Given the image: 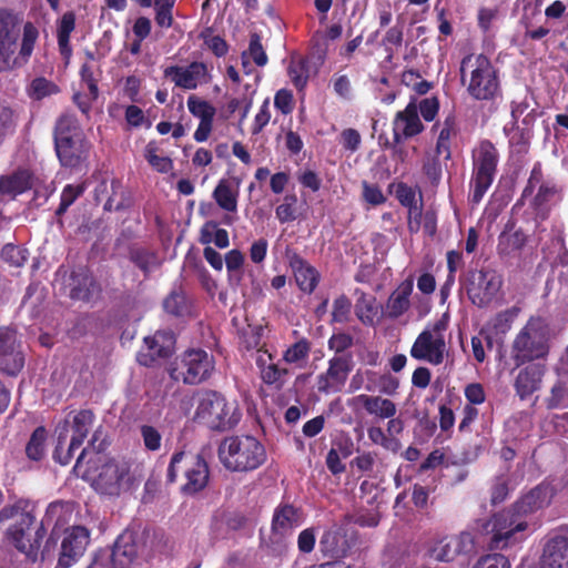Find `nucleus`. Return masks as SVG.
<instances>
[{"instance_id": "f257e3e1", "label": "nucleus", "mask_w": 568, "mask_h": 568, "mask_svg": "<svg viewBox=\"0 0 568 568\" xmlns=\"http://www.w3.org/2000/svg\"><path fill=\"white\" fill-rule=\"evenodd\" d=\"M29 503L20 498L13 504L2 507L0 526L18 517V520L7 529L8 541L33 562L39 558L41 561L51 559L54 557L58 541L54 537L55 530L68 521V517L72 514V507L62 500L50 503L33 537L30 538L29 530L36 523V516L27 509Z\"/></svg>"}, {"instance_id": "f03ea898", "label": "nucleus", "mask_w": 568, "mask_h": 568, "mask_svg": "<svg viewBox=\"0 0 568 568\" xmlns=\"http://www.w3.org/2000/svg\"><path fill=\"white\" fill-rule=\"evenodd\" d=\"M460 83L475 101L495 102L501 97L499 70L483 54L469 53L460 61Z\"/></svg>"}, {"instance_id": "7ed1b4c3", "label": "nucleus", "mask_w": 568, "mask_h": 568, "mask_svg": "<svg viewBox=\"0 0 568 568\" xmlns=\"http://www.w3.org/2000/svg\"><path fill=\"white\" fill-rule=\"evenodd\" d=\"M19 18L13 11L0 9V72L26 63L32 54L39 31L32 22L23 26L19 55L13 58L20 36Z\"/></svg>"}, {"instance_id": "20e7f679", "label": "nucleus", "mask_w": 568, "mask_h": 568, "mask_svg": "<svg viewBox=\"0 0 568 568\" xmlns=\"http://www.w3.org/2000/svg\"><path fill=\"white\" fill-rule=\"evenodd\" d=\"M54 151L61 166L81 170L87 166L91 143L83 135L78 120L72 114H61L53 129Z\"/></svg>"}, {"instance_id": "39448f33", "label": "nucleus", "mask_w": 568, "mask_h": 568, "mask_svg": "<svg viewBox=\"0 0 568 568\" xmlns=\"http://www.w3.org/2000/svg\"><path fill=\"white\" fill-rule=\"evenodd\" d=\"M223 467L231 473H250L258 469L267 459L264 445L253 435L224 437L217 448Z\"/></svg>"}, {"instance_id": "423d86ee", "label": "nucleus", "mask_w": 568, "mask_h": 568, "mask_svg": "<svg viewBox=\"0 0 568 568\" xmlns=\"http://www.w3.org/2000/svg\"><path fill=\"white\" fill-rule=\"evenodd\" d=\"M529 199V207L532 211L536 222L546 221L552 207L562 199V186L559 182L547 174L541 162L534 163L520 199L516 205Z\"/></svg>"}, {"instance_id": "0eeeda50", "label": "nucleus", "mask_w": 568, "mask_h": 568, "mask_svg": "<svg viewBox=\"0 0 568 568\" xmlns=\"http://www.w3.org/2000/svg\"><path fill=\"white\" fill-rule=\"evenodd\" d=\"M550 351L549 326L541 317H530L510 346V358L516 367L546 359Z\"/></svg>"}, {"instance_id": "6e6552de", "label": "nucleus", "mask_w": 568, "mask_h": 568, "mask_svg": "<svg viewBox=\"0 0 568 568\" xmlns=\"http://www.w3.org/2000/svg\"><path fill=\"white\" fill-rule=\"evenodd\" d=\"M242 414L216 390H206L199 399L194 420L214 432H227L236 427Z\"/></svg>"}, {"instance_id": "1a4fd4ad", "label": "nucleus", "mask_w": 568, "mask_h": 568, "mask_svg": "<svg viewBox=\"0 0 568 568\" xmlns=\"http://www.w3.org/2000/svg\"><path fill=\"white\" fill-rule=\"evenodd\" d=\"M101 459L102 456L98 452L85 447L75 460L73 473L84 480H92L95 489L102 494L112 495L118 491L124 474L113 460L103 463L98 473L97 465Z\"/></svg>"}, {"instance_id": "9d476101", "label": "nucleus", "mask_w": 568, "mask_h": 568, "mask_svg": "<svg viewBox=\"0 0 568 568\" xmlns=\"http://www.w3.org/2000/svg\"><path fill=\"white\" fill-rule=\"evenodd\" d=\"M528 526V520L510 506L491 515L483 524L481 530L490 536L487 542L490 550H503L521 541Z\"/></svg>"}, {"instance_id": "9b49d317", "label": "nucleus", "mask_w": 568, "mask_h": 568, "mask_svg": "<svg viewBox=\"0 0 568 568\" xmlns=\"http://www.w3.org/2000/svg\"><path fill=\"white\" fill-rule=\"evenodd\" d=\"M499 152L489 140H481L471 152V176L469 181V200L478 204L491 186L497 166Z\"/></svg>"}, {"instance_id": "f8f14e48", "label": "nucleus", "mask_w": 568, "mask_h": 568, "mask_svg": "<svg viewBox=\"0 0 568 568\" xmlns=\"http://www.w3.org/2000/svg\"><path fill=\"white\" fill-rule=\"evenodd\" d=\"M179 471H182L185 478V483L181 486V491L184 495L193 496L202 491L209 484V464L201 455L174 453L168 467L166 483L174 484Z\"/></svg>"}, {"instance_id": "ddd939ff", "label": "nucleus", "mask_w": 568, "mask_h": 568, "mask_svg": "<svg viewBox=\"0 0 568 568\" xmlns=\"http://www.w3.org/2000/svg\"><path fill=\"white\" fill-rule=\"evenodd\" d=\"M55 280L60 283V294L74 302L91 303L102 293V286L88 266L69 268L59 266Z\"/></svg>"}, {"instance_id": "4468645a", "label": "nucleus", "mask_w": 568, "mask_h": 568, "mask_svg": "<svg viewBox=\"0 0 568 568\" xmlns=\"http://www.w3.org/2000/svg\"><path fill=\"white\" fill-rule=\"evenodd\" d=\"M215 368L212 355L201 348L185 351L174 363L171 377L187 385H197L211 377Z\"/></svg>"}, {"instance_id": "2eb2a0df", "label": "nucleus", "mask_w": 568, "mask_h": 568, "mask_svg": "<svg viewBox=\"0 0 568 568\" xmlns=\"http://www.w3.org/2000/svg\"><path fill=\"white\" fill-rule=\"evenodd\" d=\"M445 328V323L439 321L434 324L433 331L424 329L415 339L410 348V356L432 365L442 364L446 352V343L442 335Z\"/></svg>"}, {"instance_id": "dca6fc26", "label": "nucleus", "mask_w": 568, "mask_h": 568, "mask_svg": "<svg viewBox=\"0 0 568 568\" xmlns=\"http://www.w3.org/2000/svg\"><path fill=\"white\" fill-rule=\"evenodd\" d=\"M90 544V530L81 525L65 528L55 568H70L84 555Z\"/></svg>"}, {"instance_id": "f3484780", "label": "nucleus", "mask_w": 568, "mask_h": 568, "mask_svg": "<svg viewBox=\"0 0 568 568\" xmlns=\"http://www.w3.org/2000/svg\"><path fill=\"white\" fill-rule=\"evenodd\" d=\"M353 368L351 355H335L328 361V367L316 378V387L321 394L342 392Z\"/></svg>"}, {"instance_id": "a211bd4d", "label": "nucleus", "mask_w": 568, "mask_h": 568, "mask_svg": "<svg viewBox=\"0 0 568 568\" xmlns=\"http://www.w3.org/2000/svg\"><path fill=\"white\" fill-rule=\"evenodd\" d=\"M163 75L184 90H195L200 84H206L211 80L207 65L199 61H193L187 67H166Z\"/></svg>"}, {"instance_id": "6ab92c4d", "label": "nucleus", "mask_w": 568, "mask_h": 568, "mask_svg": "<svg viewBox=\"0 0 568 568\" xmlns=\"http://www.w3.org/2000/svg\"><path fill=\"white\" fill-rule=\"evenodd\" d=\"M517 368L513 388L520 400H526L542 388L547 366L544 363H526Z\"/></svg>"}, {"instance_id": "aec40b11", "label": "nucleus", "mask_w": 568, "mask_h": 568, "mask_svg": "<svg viewBox=\"0 0 568 568\" xmlns=\"http://www.w3.org/2000/svg\"><path fill=\"white\" fill-rule=\"evenodd\" d=\"M24 366V356L17 344L16 332L0 327V373L18 375Z\"/></svg>"}, {"instance_id": "412c9836", "label": "nucleus", "mask_w": 568, "mask_h": 568, "mask_svg": "<svg viewBox=\"0 0 568 568\" xmlns=\"http://www.w3.org/2000/svg\"><path fill=\"white\" fill-rule=\"evenodd\" d=\"M393 135L396 142H404L420 134L425 126L417 112V103L412 100L404 110L396 112L393 122Z\"/></svg>"}, {"instance_id": "4be33fe9", "label": "nucleus", "mask_w": 568, "mask_h": 568, "mask_svg": "<svg viewBox=\"0 0 568 568\" xmlns=\"http://www.w3.org/2000/svg\"><path fill=\"white\" fill-rule=\"evenodd\" d=\"M568 568V526L559 527L547 541L542 568Z\"/></svg>"}, {"instance_id": "5701e85b", "label": "nucleus", "mask_w": 568, "mask_h": 568, "mask_svg": "<svg viewBox=\"0 0 568 568\" xmlns=\"http://www.w3.org/2000/svg\"><path fill=\"white\" fill-rule=\"evenodd\" d=\"M138 555V547L131 534L120 535L108 556V564L94 561L97 568H129Z\"/></svg>"}, {"instance_id": "b1692460", "label": "nucleus", "mask_w": 568, "mask_h": 568, "mask_svg": "<svg viewBox=\"0 0 568 568\" xmlns=\"http://www.w3.org/2000/svg\"><path fill=\"white\" fill-rule=\"evenodd\" d=\"M36 176L26 168H18L9 174L0 176V197L16 200L19 195L34 186Z\"/></svg>"}, {"instance_id": "393cba45", "label": "nucleus", "mask_w": 568, "mask_h": 568, "mask_svg": "<svg viewBox=\"0 0 568 568\" xmlns=\"http://www.w3.org/2000/svg\"><path fill=\"white\" fill-rule=\"evenodd\" d=\"M186 104L190 113L200 120L193 138L199 143L205 142L212 132L216 110L210 102L194 94L187 98Z\"/></svg>"}, {"instance_id": "a878e982", "label": "nucleus", "mask_w": 568, "mask_h": 568, "mask_svg": "<svg viewBox=\"0 0 568 568\" xmlns=\"http://www.w3.org/2000/svg\"><path fill=\"white\" fill-rule=\"evenodd\" d=\"M474 280L477 281V288L470 290L471 301L479 307H485L499 292L501 278L493 270H480Z\"/></svg>"}, {"instance_id": "bb28decb", "label": "nucleus", "mask_w": 568, "mask_h": 568, "mask_svg": "<svg viewBox=\"0 0 568 568\" xmlns=\"http://www.w3.org/2000/svg\"><path fill=\"white\" fill-rule=\"evenodd\" d=\"M349 406L355 412H357L358 408H363L368 415L375 416L379 419L392 418L397 412L396 405L393 400L368 394L354 396L349 402Z\"/></svg>"}, {"instance_id": "cd10ccee", "label": "nucleus", "mask_w": 568, "mask_h": 568, "mask_svg": "<svg viewBox=\"0 0 568 568\" xmlns=\"http://www.w3.org/2000/svg\"><path fill=\"white\" fill-rule=\"evenodd\" d=\"M165 334L156 332L152 336L144 338V347L138 353L136 361L145 367H153L159 359L171 356L172 349L170 345H165Z\"/></svg>"}, {"instance_id": "c85d7f7f", "label": "nucleus", "mask_w": 568, "mask_h": 568, "mask_svg": "<svg viewBox=\"0 0 568 568\" xmlns=\"http://www.w3.org/2000/svg\"><path fill=\"white\" fill-rule=\"evenodd\" d=\"M351 549L346 532L342 527H333L322 535L320 550L332 560L345 558Z\"/></svg>"}, {"instance_id": "c756f323", "label": "nucleus", "mask_w": 568, "mask_h": 568, "mask_svg": "<svg viewBox=\"0 0 568 568\" xmlns=\"http://www.w3.org/2000/svg\"><path fill=\"white\" fill-rule=\"evenodd\" d=\"M302 511L300 508L281 503L275 509L272 518V532L274 535L285 536L295 527L301 525Z\"/></svg>"}, {"instance_id": "7c9ffc66", "label": "nucleus", "mask_w": 568, "mask_h": 568, "mask_svg": "<svg viewBox=\"0 0 568 568\" xmlns=\"http://www.w3.org/2000/svg\"><path fill=\"white\" fill-rule=\"evenodd\" d=\"M547 504V488L536 486L527 494L521 496L511 506L516 509L525 520L529 521V517Z\"/></svg>"}, {"instance_id": "2f4dec72", "label": "nucleus", "mask_w": 568, "mask_h": 568, "mask_svg": "<svg viewBox=\"0 0 568 568\" xmlns=\"http://www.w3.org/2000/svg\"><path fill=\"white\" fill-rule=\"evenodd\" d=\"M77 16L73 11L64 12L57 21V42L61 57L68 63L72 55V45L70 43L71 33L75 29Z\"/></svg>"}, {"instance_id": "473e14b6", "label": "nucleus", "mask_w": 568, "mask_h": 568, "mask_svg": "<svg viewBox=\"0 0 568 568\" xmlns=\"http://www.w3.org/2000/svg\"><path fill=\"white\" fill-rule=\"evenodd\" d=\"M291 266L294 272L296 284L301 291L312 293L318 284V272L296 254L291 257Z\"/></svg>"}, {"instance_id": "72a5a7b5", "label": "nucleus", "mask_w": 568, "mask_h": 568, "mask_svg": "<svg viewBox=\"0 0 568 568\" xmlns=\"http://www.w3.org/2000/svg\"><path fill=\"white\" fill-rule=\"evenodd\" d=\"M457 118L454 113H449L442 123L437 142H436V154L444 155L445 160L452 158V139L457 135Z\"/></svg>"}, {"instance_id": "f704fd0d", "label": "nucleus", "mask_w": 568, "mask_h": 568, "mask_svg": "<svg viewBox=\"0 0 568 568\" xmlns=\"http://www.w3.org/2000/svg\"><path fill=\"white\" fill-rule=\"evenodd\" d=\"M414 215L408 217V229L412 233L423 232L424 236L433 239L437 232V216L434 211L423 213L422 209H414Z\"/></svg>"}, {"instance_id": "c9c22d12", "label": "nucleus", "mask_w": 568, "mask_h": 568, "mask_svg": "<svg viewBox=\"0 0 568 568\" xmlns=\"http://www.w3.org/2000/svg\"><path fill=\"white\" fill-rule=\"evenodd\" d=\"M212 196L222 210L236 212L239 191L234 190L227 180L222 179L219 181Z\"/></svg>"}, {"instance_id": "e433bc0d", "label": "nucleus", "mask_w": 568, "mask_h": 568, "mask_svg": "<svg viewBox=\"0 0 568 568\" xmlns=\"http://www.w3.org/2000/svg\"><path fill=\"white\" fill-rule=\"evenodd\" d=\"M94 422V414L91 409H81L74 416L71 425L72 445L82 446L90 428Z\"/></svg>"}, {"instance_id": "4c0bfd02", "label": "nucleus", "mask_w": 568, "mask_h": 568, "mask_svg": "<svg viewBox=\"0 0 568 568\" xmlns=\"http://www.w3.org/2000/svg\"><path fill=\"white\" fill-rule=\"evenodd\" d=\"M200 240L204 245L214 244L219 248H226L230 244L227 231L213 221L202 226Z\"/></svg>"}, {"instance_id": "58836bf2", "label": "nucleus", "mask_w": 568, "mask_h": 568, "mask_svg": "<svg viewBox=\"0 0 568 568\" xmlns=\"http://www.w3.org/2000/svg\"><path fill=\"white\" fill-rule=\"evenodd\" d=\"M166 313L176 317H186L192 314V304L183 293L172 292L163 302Z\"/></svg>"}, {"instance_id": "ea45409f", "label": "nucleus", "mask_w": 568, "mask_h": 568, "mask_svg": "<svg viewBox=\"0 0 568 568\" xmlns=\"http://www.w3.org/2000/svg\"><path fill=\"white\" fill-rule=\"evenodd\" d=\"M412 292V285L403 287L398 292H394L387 301V313L392 318H397L403 315L409 307V294Z\"/></svg>"}, {"instance_id": "a19ab883", "label": "nucleus", "mask_w": 568, "mask_h": 568, "mask_svg": "<svg viewBox=\"0 0 568 568\" xmlns=\"http://www.w3.org/2000/svg\"><path fill=\"white\" fill-rule=\"evenodd\" d=\"M375 303L376 298L365 293H362L356 300L355 314L364 325H373L374 318L377 314Z\"/></svg>"}, {"instance_id": "79ce46f5", "label": "nucleus", "mask_w": 568, "mask_h": 568, "mask_svg": "<svg viewBox=\"0 0 568 568\" xmlns=\"http://www.w3.org/2000/svg\"><path fill=\"white\" fill-rule=\"evenodd\" d=\"M246 55H248L257 67H264L268 62V57L262 44V37L257 32H252L250 34L247 51L242 53L243 65L246 64Z\"/></svg>"}, {"instance_id": "37998d69", "label": "nucleus", "mask_w": 568, "mask_h": 568, "mask_svg": "<svg viewBox=\"0 0 568 568\" xmlns=\"http://www.w3.org/2000/svg\"><path fill=\"white\" fill-rule=\"evenodd\" d=\"M47 440V429L43 426L37 427L26 446V454L31 460H40L44 456V444Z\"/></svg>"}, {"instance_id": "c03bdc74", "label": "nucleus", "mask_w": 568, "mask_h": 568, "mask_svg": "<svg viewBox=\"0 0 568 568\" xmlns=\"http://www.w3.org/2000/svg\"><path fill=\"white\" fill-rule=\"evenodd\" d=\"M158 144L150 141L144 150V158L148 163L159 173H169L173 169V161L169 156L158 155Z\"/></svg>"}, {"instance_id": "a18cd8bd", "label": "nucleus", "mask_w": 568, "mask_h": 568, "mask_svg": "<svg viewBox=\"0 0 568 568\" xmlns=\"http://www.w3.org/2000/svg\"><path fill=\"white\" fill-rule=\"evenodd\" d=\"M59 91V87L54 82L43 77H38L31 81L28 94L32 100L40 101L47 97L57 94Z\"/></svg>"}, {"instance_id": "49530a36", "label": "nucleus", "mask_w": 568, "mask_h": 568, "mask_svg": "<svg viewBox=\"0 0 568 568\" xmlns=\"http://www.w3.org/2000/svg\"><path fill=\"white\" fill-rule=\"evenodd\" d=\"M176 0H154V20L160 28L169 29L173 26V9Z\"/></svg>"}, {"instance_id": "de8ad7c7", "label": "nucleus", "mask_w": 568, "mask_h": 568, "mask_svg": "<svg viewBox=\"0 0 568 568\" xmlns=\"http://www.w3.org/2000/svg\"><path fill=\"white\" fill-rule=\"evenodd\" d=\"M311 342L303 337L292 344L283 354V359L288 364H297L308 358Z\"/></svg>"}, {"instance_id": "09e8293b", "label": "nucleus", "mask_w": 568, "mask_h": 568, "mask_svg": "<svg viewBox=\"0 0 568 568\" xmlns=\"http://www.w3.org/2000/svg\"><path fill=\"white\" fill-rule=\"evenodd\" d=\"M288 77L294 87L302 91L308 81V63L304 59L292 61L287 68Z\"/></svg>"}, {"instance_id": "8fccbe9b", "label": "nucleus", "mask_w": 568, "mask_h": 568, "mask_svg": "<svg viewBox=\"0 0 568 568\" xmlns=\"http://www.w3.org/2000/svg\"><path fill=\"white\" fill-rule=\"evenodd\" d=\"M84 190V184H67L62 190L60 204L55 211V214L58 216L63 215L67 210L75 202V200L83 194Z\"/></svg>"}, {"instance_id": "3c124183", "label": "nucleus", "mask_w": 568, "mask_h": 568, "mask_svg": "<svg viewBox=\"0 0 568 568\" xmlns=\"http://www.w3.org/2000/svg\"><path fill=\"white\" fill-rule=\"evenodd\" d=\"M548 409L565 408L568 406V389L564 382L557 381L545 399Z\"/></svg>"}, {"instance_id": "603ef678", "label": "nucleus", "mask_w": 568, "mask_h": 568, "mask_svg": "<svg viewBox=\"0 0 568 568\" xmlns=\"http://www.w3.org/2000/svg\"><path fill=\"white\" fill-rule=\"evenodd\" d=\"M17 119L13 109L6 102H0V145L4 139L16 131Z\"/></svg>"}, {"instance_id": "864d4df0", "label": "nucleus", "mask_w": 568, "mask_h": 568, "mask_svg": "<svg viewBox=\"0 0 568 568\" xmlns=\"http://www.w3.org/2000/svg\"><path fill=\"white\" fill-rule=\"evenodd\" d=\"M139 432L143 446L148 452H159L161 449L162 435L156 427L143 424L139 427Z\"/></svg>"}, {"instance_id": "5fc2aeb1", "label": "nucleus", "mask_w": 568, "mask_h": 568, "mask_svg": "<svg viewBox=\"0 0 568 568\" xmlns=\"http://www.w3.org/2000/svg\"><path fill=\"white\" fill-rule=\"evenodd\" d=\"M290 371L285 367H280L278 364L272 362L265 369H262L261 378L267 385H275L276 388H282L285 383V376Z\"/></svg>"}, {"instance_id": "6e6d98bb", "label": "nucleus", "mask_w": 568, "mask_h": 568, "mask_svg": "<svg viewBox=\"0 0 568 568\" xmlns=\"http://www.w3.org/2000/svg\"><path fill=\"white\" fill-rule=\"evenodd\" d=\"M297 212V196L295 194H286L283 199V203L280 204L275 214L281 223L292 222L296 219Z\"/></svg>"}, {"instance_id": "4d7b16f0", "label": "nucleus", "mask_w": 568, "mask_h": 568, "mask_svg": "<svg viewBox=\"0 0 568 568\" xmlns=\"http://www.w3.org/2000/svg\"><path fill=\"white\" fill-rule=\"evenodd\" d=\"M130 253L131 261L144 273L150 272L161 263L155 251H130Z\"/></svg>"}, {"instance_id": "13d9d810", "label": "nucleus", "mask_w": 568, "mask_h": 568, "mask_svg": "<svg viewBox=\"0 0 568 568\" xmlns=\"http://www.w3.org/2000/svg\"><path fill=\"white\" fill-rule=\"evenodd\" d=\"M65 442H67V436L60 434L58 437V444L53 452V459L62 466L69 465L73 458L74 450H77L81 447V446H73L72 438H71L70 443L68 444L67 449H64Z\"/></svg>"}, {"instance_id": "bf43d9fd", "label": "nucleus", "mask_w": 568, "mask_h": 568, "mask_svg": "<svg viewBox=\"0 0 568 568\" xmlns=\"http://www.w3.org/2000/svg\"><path fill=\"white\" fill-rule=\"evenodd\" d=\"M453 544L454 540L452 536L445 537L442 540H439L433 549L434 557L437 560L445 562L454 560L458 556V552Z\"/></svg>"}, {"instance_id": "052dcab7", "label": "nucleus", "mask_w": 568, "mask_h": 568, "mask_svg": "<svg viewBox=\"0 0 568 568\" xmlns=\"http://www.w3.org/2000/svg\"><path fill=\"white\" fill-rule=\"evenodd\" d=\"M396 197L403 206L408 209V217L414 215V209H422V205L418 206L416 203V192L412 186L405 183L398 184L396 189Z\"/></svg>"}, {"instance_id": "680f3d73", "label": "nucleus", "mask_w": 568, "mask_h": 568, "mask_svg": "<svg viewBox=\"0 0 568 568\" xmlns=\"http://www.w3.org/2000/svg\"><path fill=\"white\" fill-rule=\"evenodd\" d=\"M352 303L345 295L334 300L332 310V321L335 323H346L351 314Z\"/></svg>"}, {"instance_id": "e2e57ef3", "label": "nucleus", "mask_w": 568, "mask_h": 568, "mask_svg": "<svg viewBox=\"0 0 568 568\" xmlns=\"http://www.w3.org/2000/svg\"><path fill=\"white\" fill-rule=\"evenodd\" d=\"M377 453L363 452L352 459L351 466L362 474L369 475L376 464Z\"/></svg>"}, {"instance_id": "0e129e2a", "label": "nucleus", "mask_w": 568, "mask_h": 568, "mask_svg": "<svg viewBox=\"0 0 568 568\" xmlns=\"http://www.w3.org/2000/svg\"><path fill=\"white\" fill-rule=\"evenodd\" d=\"M274 106L284 115L291 114L295 106L292 91L288 89H280L274 97Z\"/></svg>"}, {"instance_id": "69168bd1", "label": "nucleus", "mask_w": 568, "mask_h": 568, "mask_svg": "<svg viewBox=\"0 0 568 568\" xmlns=\"http://www.w3.org/2000/svg\"><path fill=\"white\" fill-rule=\"evenodd\" d=\"M473 568H510V561L501 554H490L480 557Z\"/></svg>"}, {"instance_id": "338daca9", "label": "nucleus", "mask_w": 568, "mask_h": 568, "mask_svg": "<svg viewBox=\"0 0 568 568\" xmlns=\"http://www.w3.org/2000/svg\"><path fill=\"white\" fill-rule=\"evenodd\" d=\"M339 142L344 150L354 153L361 146L362 136L356 129L348 128L342 131Z\"/></svg>"}, {"instance_id": "774afa93", "label": "nucleus", "mask_w": 568, "mask_h": 568, "mask_svg": "<svg viewBox=\"0 0 568 568\" xmlns=\"http://www.w3.org/2000/svg\"><path fill=\"white\" fill-rule=\"evenodd\" d=\"M420 112L423 119L427 122L433 121L439 111V100L437 97L425 98L417 104V112Z\"/></svg>"}]
</instances>
